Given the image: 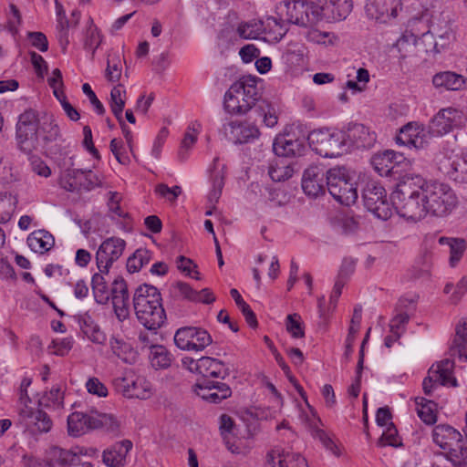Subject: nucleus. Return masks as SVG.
<instances>
[{"mask_svg": "<svg viewBox=\"0 0 467 467\" xmlns=\"http://www.w3.org/2000/svg\"><path fill=\"white\" fill-rule=\"evenodd\" d=\"M223 109L231 115H244L254 109V113L263 118L268 128L275 127L278 121L275 108L262 99L254 78H243L232 84L224 94Z\"/></svg>", "mask_w": 467, "mask_h": 467, "instance_id": "f257e3e1", "label": "nucleus"}, {"mask_svg": "<svg viewBox=\"0 0 467 467\" xmlns=\"http://www.w3.org/2000/svg\"><path fill=\"white\" fill-rule=\"evenodd\" d=\"M423 178L405 177L391 194V202L398 214L407 220L418 221L427 215L423 196Z\"/></svg>", "mask_w": 467, "mask_h": 467, "instance_id": "f03ea898", "label": "nucleus"}, {"mask_svg": "<svg viewBox=\"0 0 467 467\" xmlns=\"http://www.w3.org/2000/svg\"><path fill=\"white\" fill-rule=\"evenodd\" d=\"M133 308L138 321L149 330H157L166 320L161 293L155 286L141 285L134 292Z\"/></svg>", "mask_w": 467, "mask_h": 467, "instance_id": "7ed1b4c3", "label": "nucleus"}, {"mask_svg": "<svg viewBox=\"0 0 467 467\" xmlns=\"http://www.w3.org/2000/svg\"><path fill=\"white\" fill-rule=\"evenodd\" d=\"M423 196L426 213L433 216L443 217L450 214L458 204L454 190L443 182L423 179Z\"/></svg>", "mask_w": 467, "mask_h": 467, "instance_id": "20e7f679", "label": "nucleus"}, {"mask_svg": "<svg viewBox=\"0 0 467 467\" xmlns=\"http://www.w3.org/2000/svg\"><path fill=\"white\" fill-rule=\"evenodd\" d=\"M103 428L109 432H117L119 422L111 414L100 413L92 409L88 412L76 411L67 417L69 435L78 437L88 430Z\"/></svg>", "mask_w": 467, "mask_h": 467, "instance_id": "39448f33", "label": "nucleus"}, {"mask_svg": "<svg viewBox=\"0 0 467 467\" xmlns=\"http://www.w3.org/2000/svg\"><path fill=\"white\" fill-rule=\"evenodd\" d=\"M327 188L341 204L349 206L358 200L357 183L345 167H334L327 171Z\"/></svg>", "mask_w": 467, "mask_h": 467, "instance_id": "423d86ee", "label": "nucleus"}, {"mask_svg": "<svg viewBox=\"0 0 467 467\" xmlns=\"http://www.w3.org/2000/svg\"><path fill=\"white\" fill-rule=\"evenodd\" d=\"M345 139L342 130L329 129L313 130L307 137L310 147L325 158H337L348 152Z\"/></svg>", "mask_w": 467, "mask_h": 467, "instance_id": "0eeeda50", "label": "nucleus"}, {"mask_svg": "<svg viewBox=\"0 0 467 467\" xmlns=\"http://www.w3.org/2000/svg\"><path fill=\"white\" fill-rule=\"evenodd\" d=\"M317 2L305 0H285L277 6L278 15L288 23L299 26H311L319 21Z\"/></svg>", "mask_w": 467, "mask_h": 467, "instance_id": "6e6552de", "label": "nucleus"}, {"mask_svg": "<svg viewBox=\"0 0 467 467\" xmlns=\"http://www.w3.org/2000/svg\"><path fill=\"white\" fill-rule=\"evenodd\" d=\"M40 140L45 153L51 158L61 157L67 152L68 144L63 139L60 128L53 115H45L39 124Z\"/></svg>", "mask_w": 467, "mask_h": 467, "instance_id": "1a4fd4ad", "label": "nucleus"}, {"mask_svg": "<svg viewBox=\"0 0 467 467\" xmlns=\"http://www.w3.org/2000/svg\"><path fill=\"white\" fill-rule=\"evenodd\" d=\"M362 198L365 207L376 217L388 220L392 210L387 201L385 189L376 182H368L363 189Z\"/></svg>", "mask_w": 467, "mask_h": 467, "instance_id": "9d476101", "label": "nucleus"}, {"mask_svg": "<svg viewBox=\"0 0 467 467\" xmlns=\"http://www.w3.org/2000/svg\"><path fill=\"white\" fill-rule=\"evenodd\" d=\"M174 343L182 350L202 351L213 343L211 335L203 328L184 327L174 335Z\"/></svg>", "mask_w": 467, "mask_h": 467, "instance_id": "9b49d317", "label": "nucleus"}, {"mask_svg": "<svg viewBox=\"0 0 467 467\" xmlns=\"http://www.w3.org/2000/svg\"><path fill=\"white\" fill-rule=\"evenodd\" d=\"M126 242L119 237L104 240L96 253L97 266L101 273H109L110 266L123 254Z\"/></svg>", "mask_w": 467, "mask_h": 467, "instance_id": "f8f14e48", "label": "nucleus"}, {"mask_svg": "<svg viewBox=\"0 0 467 467\" xmlns=\"http://www.w3.org/2000/svg\"><path fill=\"white\" fill-rule=\"evenodd\" d=\"M463 120L462 111L453 108L442 109L431 119L429 125L430 132L435 136H441L462 126Z\"/></svg>", "mask_w": 467, "mask_h": 467, "instance_id": "ddd939ff", "label": "nucleus"}, {"mask_svg": "<svg viewBox=\"0 0 467 467\" xmlns=\"http://www.w3.org/2000/svg\"><path fill=\"white\" fill-rule=\"evenodd\" d=\"M346 137L345 140L348 146V151L350 148L369 149L374 146L377 136L376 133L367 126L361 123H348L342 130Z\"/></svg>", "mask_w": 467, "mask_h": 467, "instance_id": "4468645a", "label": "nucleus"}, {"mask_svg": "<svg viewBox=\"0 0 467 467\" xmlns=\"http://www.w3.org/2000/svg\"><path fill=\"white\" fill-rule=\"evenodd\" d=\"M116 389L124 397L144 400L150 397V383L144 378L126 375L114 380Z\"/></svg>", "mask_w": 467, "mask_h": 467, "instance_id": "2eb2a0df", "label": "nucleus"}, {"mask_svg": "<svg viewBox=\"0 0 467 467\" xmlns=\"http://www.w3.org/2000/svg\"><path fill=\"white\" fill-rule=\"evenodd\" d=\"M401 10V0H367L365 11L370 19L389 23Z\"/></svg>", "mask_w": 467, "mask_h": 467, "instance_id": "dca6fc26", "label": "nucleus"}, {"mask_svg": "<svg viewBox=\"0 0 467 467\" xmlns=\"http://www.w3.org/2000/svg\"><path fill=\"white\" fill-rule=\"evenodd\" d=\"M223 131L228 140L235 144H244L254 141L260 136L256 125L238 121H230L223 125Z\"/></svg>", "mask_w": 467, "mask_h": 467, "instance_id": "f3484780", "label": "nucleus"}, {"mask_svg": "<svg viewBox=\"0 0 467 467\" xmlns=\"http://www.w3.org/2000/svg\"><path fill=\"white\" fill-rule=\"evenodd\" d=\"M319 21L327 22L341 21L350 14L353 4L352 0H317Z\"/></svg>", "mask_w": 467, "mask_h": 467, "instance_id": "a211bd4d", "label": "nucleus"}, {"mask_svg": "<svg viewBox=\"0 0 467 467\" xmlns=\"http://www.w3.org/2000/svg\"><path fill=\"white\" fill-rule=\"evenodd\" d=\"M273 150L279 157H298L306 150L305 138H297L295 134L286 133L275 137Z\"/></svg>", "mask_w": 467, "mask_h": 467, "instance_id": "6ab92c4d", "label": "nucleus"}, {"mask_svg": "<svg viewBox=\"0 0 467 467\" xmlns=\"http://www.w3.org/2000/svg\"><path fill=\"white\" fill-rule=\"evenodd\" d=\"M327 187V171L319 166H310L303 174L302 189L313 198L325 193Z\"/></svg>", "mask_w": 467, "mask_h": 467, "instance_id": "aec40b11", "label": "nucleus"}, {"mask_svg": "<svg viewBox=\"0 0 467 467\" xmlns=\"http://www.w3.org/2000/svg\"><path fill=\"white\" fill-rule=\"evenodd\" d=\"M195 392L202 400L218 404L232 395L230 387L223 382L203 379L195 384Z\"/></svg>", "mask_w": 467, "mask_h": 467, "instance_id": "412c9836", "label": "nucleus"}, {"mask_svg": "<svg viewBox=\"0 0 467 467\" xmlns=\"http://www.w3.org/2000/svg\"><path fill=\"white\" fill-rule=\"evenodd\" d=\"M429 131L417 123H408L401 128L400 134L396 137L398 144L415 148L416 150L423 149L428 144Z\"/></svg>", "mask_w": 467, "mask_h": 467, "instance_id": "4be33fe9", "label": "nucleus"}, {"mask_svg": "<svg viewBox=\"0 0 467 467\" xmlns=\"http://www.w3.org/2000/svg\"><path fill=\"white\" fill-rule=\"evenodd\" d=\"M432 33H425L422 35L421 39H415L413 36L410 39L407 36H402L398 39L396 47L400 54V59L411 58L420 56L421 51L425 52L427 43H432Z\"/></svg>", "mask_w": 467, "mask_h": 467, "instance_id": "5701e85b", "label": "nucleus"}, {"mask_svg": "<svg viewBox=\"0 0 467 467\" xmlns=\"http://www.w3.org/2000/svg\"><path fill=\"white\" fill-rule=\"evenodd\" d=\"M83 449L76 447L71 450H66L60 447H51L47 452V457L51 467L58 465L60 467H70L79 463V455Z\"/></svg>", "mask_w": 467, "mask_h": 467, "instance_id": "b1692460", "label": "nucleus"}, {"mask_svg": "<svg viewBox=\"0 0 467 467\" xmlns=\"http://www.w3.org/2000/svg\"><path fill=\"white\" fill-rule=\"evenodd\" d=\"M131 449L132 442L130 440L116 442L109 449L103 451V462L108 467H123L126 462V457Z\"/></svg>", "mask_w": 467, "mask_h": 467, "instance_id": "393cba45", "label": "nucleus"}, {"mask_svg": "<svg viewBox=\"0 0 467 467\" xmlns=\"http://www.w3.org/2000/svg\"><path fill=\"white\" fill-rule=\"evenodd\" d=\"M38 125L16 126V139L21 151L30 154L38 144Z\"/></svg>", "mask_w": 467, "mask_h": 467, "instance_id": "a878e982", "label": "nucleus"}, {"mask_svg": "<svg viewBox=\"0 0 467 467\" xmlns=\"http://www.w3.org/2000/svg\"><path fill=\"white\" fill-rule=\"evenodd\" d=\"M450 356L467 362V319L462 318L456 325L455 335L449 348Z\"/></svg>", "mask_w": 467, "mask_h": 467, "instance_id": "bb28decb", "label": "nucleus"}, {"mask_svg": "<svg viewBox=\"0 0 467 467\" xmlns=\"http://www.w3.org/2000/svg\"><path fill=\"white\" fill-rule=\"evenodd\" d=\"M432 440L441 449L446 450L451 448L454 442H462V436L453 427L439 424L433 429Z\"/></svg>", "mask_w": 467, "mask_h": 467, "instance_id": "cd10ccee", "label": "nucleus"}, {"mask_svg": "<svg viewBox=\"0 0 467 467\" xmlns=\"http://www.w3.org/2000/svg\"><path fill=\"white\" fill-rule=\"evenodd\" d=\"M224 166H220L219 159L213 160V167L211 170L212 189L208 194V202L211 204L218 202L224 186Z\"/></svg>", "mask_w": 467, "mask_h": 467, "instance_id": "c85d7f7f", "label": "nucleus"}, {"mask_svg": "<svg viewBox=\"0 0 467 467\" xmlns=\"http://www.w3.org/2000/svg\"><path fill=\"white\" fill-rule=\"evenodd\" d=\"M26 242L32 251L39 254L49 251L55 244L53 235L46 230H37L31 233Z\"/></svg>", "mask_w": 467, "mask_h": 467, "instance_id": "c756f323", "label": "nucleus"}, {"mask_svg": "<svg viewBox=\"0 0 467 467\" xmlns=\"http://www.w3.org/2000/svg\"><path fill=\"white\" fill-rule=\"evenodd\" d=\"M438 243L441 245H447L449 247V263L451 267H455L467 249L466 240L463 238L441 236L439 238Z\"/></svg>", "mask_w": 467, "mask_h": 467, "instance_id": "7c9ffc66", "label": "nucleus"}, {"mask_svg": "<svg viewBox=\"0 0 467 467\" xmlns=\"http://www.w3.org/2000/svg\"><path fill=\"white\" fill-rule=\"evenodd\" d=\"M199 373L204 378H222L224 379L229 375L228 369L224 364L211 357H202L199 362Z\"/></svg>", "mask_w": 467, "mask_h": 467, "instance_id": "2f4dec72", "label": "nucleus"}, {"mask_svg": "<svg viewBox=\"0 0 467 467\" xmlns=\"http://www.w3.org/2000/svg\"><path fill=\"white\" fill-rule=\"evenodd\" d=\"M432 83L436 88L459 90L464 87L465 80L462 75L451 71H444L435 74L432 78Z\"/></svg>", "mask_w": 467, "mask_h": 467, "instance_id": "473e14b6", "label": "nucleus"}, {"mask_svg": "<svg viewBox=\"0 0 467 467\" xmlns=\"http://www.w3.org/2000/svg\"><path fill=\"white\" fill-rule=\"evenodd\" d=\"M454 368V362L450 358H445L439 362L436 366L431 367V374H435L437 379H440V384L442 386H457V380L452 378V370Z\"/></svg>", "mask_w": 467, "mask_h": 467, "instance_id": "72a5a7b5", "label": "nucleus"}, {"mask_svg": "<svg viewBox=\"0 0 467 467\" xmlns=\"http://www.w3.org/2000/svg\"><path fill=\"white\" fill-rule=\"evenodd\" d=\"M64 179H69L78 183L79 187H83L86 190L94 188L98 181L96 175H94L91 171H83L80 169H67L64 172Z\"/></svg>", "mask_w": 467, "mask_h": 467, "instance_id": "f704fd0d", "label": "nucleus"}, {"mask_svg": "<svg viewBox=\"0 0 467 467\" xmlns=\"http://www.w3.org/2000/svg\"><path fill=\"white\" fill-rule=\"evenodd\" d=\"M428 33H432L433 41L432 43H427V47L425 48L426 53H439L454 39V34L450 28H446L441 32V30L436 31V28L433 26L432 31H429Z\"/></svg>", "mask_w": 467, "mask_h": 467, "instance_id": "c9c22d12", "label": "nucleus"}, {"mask_svg": "<svg viewBox=\"0 0 467 467\" xmlns=\"http://www.w3.org/2000/svg\"><path fill=\"white\" fill-rule=\"evenodd\" d=\"M150 360L153 368L164 369L171 366L173 357L165 347L150 345Z\"/></svg>", "mask_w": 467, "mask_h": 467, "instance_id": "e433bc0d", "label": "nucleus"}, {"mask_svg": "<svg viewBox=\"0 0 467 467\" xmlns=\"http://www.w3.org/2000/svg\"><path fill=\"white\" fill-rule=\"evenodd\" d=\"M104 273H97L92 276L91 286L97 303L106 304L110 298L108 283L103 275Z\"/></svg>", "mask_w": 467, "mask_h": 467, "instance_id": "4c0bfd02", "label": "nucleus"}, {"mask_svg": "<svg viewBox=\"0 0 467 467\" xmlns=\"http://www.w3.org/2000/svg\"><path fill=\"white\" fill-rule=\"evenodd\" d=\"M417 405L418 415L422 421L426 424H433L436 421V403L432 400H429L423 397H417L415 399Z\"/></svg>", "mask_w": 467, "mask_h": 467, "instance_id": "58836bf2", "label": "nucleus"}, {"mask_svg": "<svg viewBox=\"0 0 467 467\" xmlns=\"http://www.w3.org/2000/svg\"><path fill=\"white\" fill-rule=\"evenodd\" d=\"M442 455L451 463L452 467H467V445L466 441L455 444Z\"/></svg>", "mask_w": 467, "mask_h": 467, "instance_id": "ea45409f", "label": "nucleus"}, {"mask_svg": "<svg viewBox=\"0 0 467 467\" xmlns=\"http://www.w3.org/2000/svg\"><path fill=\"white\" fill-rule=\"evenodd\" d=\"M126 103V90L122 85L115 86L110 91L109 107L117 119L122 117Z\"/></svg>", "mask_w": 467, "mask_h": 467, "instance_id": "a19ab883", "label": "nucleus"}, {"mask_svg": "<svg viewBox=\"0 0 467 467\" xmlns=\"http://www.w3.org/2000/svg\"><path fill=\"white\" fill-rule=\"evenodd\" d=\"M109 346L114 355L124 362L131 363L134 360L135 352L130 345L124 340L118 337H111L109 340Z\"/></svg>", "mask_w": 467, "mask_h": 467, "instance_id": "79ce46f5", "label": "nucleus"}, {"mask_svg": "<svg viewBox=\"0 0 467 467\" xmlns=\"http://www.w3.org/2000/svg\"><path fill=\"white\" fill-rule=\"evenodd\" d=\"M151 260V253L147 249H138L127 260V270L130 273L140 271L143 265H148Z\"/></svg>", "mask_w": 467, "mask_h": 467, "instance_id": "37998d69", "label": "nucleus"}, {"mask_svg": "<svg viewBox=\"0 0 467 467\" xmlns=\"http://www.w3.org/2000/svg\"><path fill=\"white\" fill-rule=\"evenodd\" d=\"M230 295L234 298L236 306L240 308L243 315L244 316V318H245V321L247 322V324L253 328L256 327H257V319H256L255 314L251 309L249 305L243 299V297L240 295V293L238 292V290L235 288H232L230 290Z\"/></svg>", "mask_w": 467, "mask_h": 467, "instance_id": "c03bdc74", "label": "nucleus"}, {"mask_svg": "<svg viewBox=\"0 0 467 467\" xmlns=\"http://www.w3.org/2000/svg\"><path fill=\"white\" fill-rule=\"evenodd\" d=\"M101 41L102 37L98 28L95 26L93 20L89 18L87 34L84 39V48L88 51H91L92 57H94L95 51L101 44Z\"/></svg>", "mask_w": 467, "mask_h": 467, "instance_id": "a18cd8bd", "label": "nucleus"}, {"mask_svg": "<svg viewBox=\"0 0 467 467\" xmlns=\"http://www.w3.org/2000/svg\"><path fill=\"white\" fill-rule=\"evenodd\" d=\"M27 418L29 422L34 424L40 432H47L52 427V420L49 416L41 410L28 411Z\"/></svg>", "mask_w": 467, "mask_h": 467, "instance_id": "49530a36", "label": "nucleus"}, {"mask_svg": "<svg viewBox=\"0 0 467 467\" xmlns=\"http://www.w3.org/2000/svg\"><path fill=\"white\" fill-rule=\"evenodd\" d=\"M64 393L60 387H53L49 392L45 393L39 399V405L42 407H60L63 403Z\"/></svg>", "mask_w": 467, "mask_h": 467, "instance_id": "de8ad7c7", "label": "nucleus"}, {"mask_svg": "<svg viewBox=\"0 0 467 467\" xmlns=\"http://www.w3.org/2000/svg\"><path fill=\"white\" fill-rule=\"evenodd\" d=\"M287 451L280 447L268 451L265 455V467H285Z\"/></svg>", "mask_w": 467, "mask_h": 467, "instance_id": "09e8293b", "label": "nucleus"}, {"mask_svg": "<svg viewBox=\"0 0 467 467\" xmlns=\"http://www.w3.org/2000/svg\"><path fill=\"white\" fill-rule=\"evenodd\" d=\"M438 170L448 178L454 181L455 176V156L440 154L435 159Z\"/></svg>", "mask_w": 467, "mask_h": 467, "instance_id": "8fccbe9b", "label": "nucleus"}, {"mask_svg": "<svg viewBox=\"0 0 467 467\" xmlns=\"http://www.w3.org/2000/svg\"><path fill=\"white\" fill-rule=\"evenodd\" d=\"M268 174L274 182H283L292 177L293 169L289 164L285 163H271L268 170Z\"/></svg>", "mask_w": 467, "mask_h": 467, "instance_id": "3c124183", "label": "nucleus"}, {"mask_svg": "<svg viewBox=\"0 0 467 467\" xmlns=\"http://www.w3.org/2000/svg\"><path fill=\"white\" fill-rule=\"evenodd\" d=\"M262 31V24L256 22H246L240 24L237 27V34L244 39H255Z\"/></svg>", "mask_w": 467, "mask_h": 467, "instance_id": "603ef678", "label": "nucleus"}, {"mask_svg": "<svg viewBox=\"0 0 467 467\" xmlns=\"http://www.w3.org/2000/svg\"><path fill=\"white\" fill-rule=\"evenodd\" d=\"M114 312L119 321H124L130 317V296L111 298Z\"/></svg>", "mask_w": 467, "mask_h": 467, "instance_id": "864d4df0", "label": "nucleus"}, {"mask_svg": "<svg viewBox=\"0 0 467 467\" xmlns=\"http://www.w3.org/2000/svg\"><path fill=\"white\" fill-rule=\"evenodd\" d=\"M410 317L406 313H396L395 316L391 318L389 328L391 334H393L396 338H399L404 332L405 327L408 324Z\"/></svg>", "mask_w": 467, "mask_h": 467, "instance_id": "5fc2aeb1", "label": "nucleus"}, {"mask_svg": "<svg viewBox=\"0 0 467 467\" xmlns=\"http://www.w3.org/2000/svg\"><path fill=\"white\" fill-rule=\"evenodd\" d=\"M379 446H393L398 447L401 445V442L398 437V431L393 425V423H389V426L387 427V430L382 433L381 437L378 441Z\"/></svg>", "mask_w": 467, "mask_h": 467, "instance_id": "6e6d98bb", "label": "nucleus"}, {"mask_svg": "<svg viewBox=\"0 0 467 467\" xmlns=\"http://www.w3.org/2000/svg\"><path fill=\"white\" fill-rule=\"evenodd\" d=\"M334 227L343 234H349L357 231L358 223L353 217L343 216L336 219Z\"/></svg>", "mask_w": 467, "mask_h": 467, "instance_id": "4d7b16f0", "label": "nucleus"}, {"mask_svg": "<svg viewBox=\"0 0 467 467\" xmlns=\"http://www.w3.org/2000/svg\"><path fill=\"white\" fill-rule=\"evenodd\" d=\"M301 317L297 314L288 315L286 317V329L291 333L293 337L301 338L305 336L302 327Z\"/></svg>", "mask_w": 467, "mask_h": 467, "instance_id": "13d9d810", "label": "nucleus"}, {"mask_svg": "<svg viewBox=\"0 0 467 467\" xmlns=\"http://www.w3.org/2000/svg\"><path fill=\"white\" fill-rule=\"evenodd\" d=\"M454 181L461 183L467 182V155L455 156Z\"/></svg>", "mask_w": 467, "mask_h": 467, "instance_id": "bf43d9fd", "label": "nucleus"}, {"mask_svg": "<svg viewBox=\"0 0 467 467\" xmlns=\"http://www.w3.org/2000/svg\"><path fill=\"white\" fill-rule=\"evenodd\" d=\"M120 61L118 57H109L106 68V78L109 81H118L121 76Z\"/></svg>", "mask_w": 467, "mask_h": 467, "instance_id": "052dcab7", "label": "nucleus"}, {"mask_svg": "<svg viewBox=\"0 0 467 467\" xmlns=\"http://www.w3.org/2000/svg\"><path fill=\"white\" fill-rule=\"evenodd\" d=\"M155 192L160 196L166 198L168 201L175 202L177 197L182 193V188L177 185L170 188L168 185L161 183L156 186Z\"/></svg>", "mask_w": 467, "mask_h": 467, "instance_id": "680f3d73", "label": "nucleus"}, {"mask_svg": "<svg viewBox=\"0 0 467 467\" xmlns=\"http://www.w3.org/2000/svg\"><path fill=\"white\" fill-rule=\"evenodd\" d=\"M86 388L90 394L97 395L99 397H106L108 395V389L97 378L89 379L86 383Z\"/></svg>", "mask_w": 467, "mask_h": 467, "instance_id": "e2e57ef3", "label": "nucleus"}, {"mask_svg": "<svg viewBox=\"0 0 467 467\" xmlns=\"http://www.w3.org/2000/svg\"><path fill=\"white\" fill-rule=\"evenodd\" d=\"M82 91L88 98L90 104L93 106L94 109L99 115H103L105 113V108L103 104L97 98L95 92L92 90L89 84L85 83L82 86Z\"/></svg>", "mask_w": 467, "mask_h": 467, "instance_id": "0e129e2a", "label": "nucleus"}, {"mask_svg": "<svg viewBox=\"0 0 467 467\" xmlns=\"http://www.w3.org/2000/svg\"><path fill=\"white\" fill-rule=\"evenodd\" d=\"M110 298L129 296L128 285L122 277H117L111 284Z\"/></svg>", "mask_w": 467, "mask_h": 467, "instance_id": "69168bd1", "label": "nucleus"}, {"mask_svg": "<svg viewBox=\"0 0 467 467\" xmlns=\"http://www.w3.org/2000/svg\"><path fill=\"white\" fill-rule=\"evenodd\" d=\"M219 428L224 440H227L231 435H234L235 425L234 420L226 414L221 415Z\"/></svg>", "mask_w": 467, "mask_h": 467, "instance_id": "338daca9", "label": "nucleus"}, {"mask_svg": "<svg viewBox=\"0 0 467 467\" xmlns=\"http://www.w3.org/2000/svg\"><path fill=\"white\" fill-rule=\"evenodd\" d=\"M285 467H308V464L300 453L288 451Z\"/></svg>", "mask_w": 467, "mask_h": 467, "instance_id": "774afa93", "label": "nucleus"}]
</instances>
